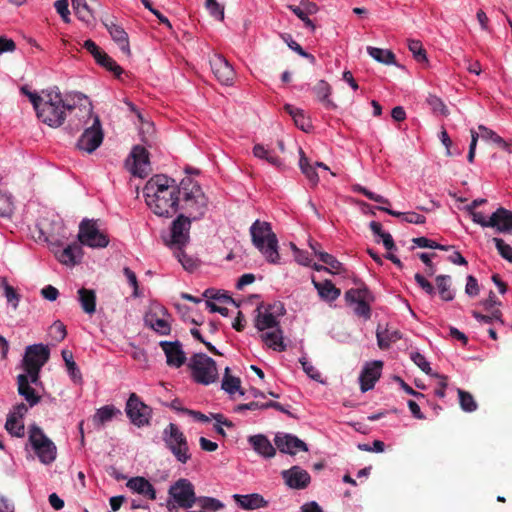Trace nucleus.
I'll return each instance as SVG.
<instances>
[{"mask_svg":"<svg viewBox=\"0 0 512 512\" xmlns=\"http://www.w3.org/2000/svg\"><path fill=\"white\" fill-rule=\"evenodd\" d=\"M44 99L36 110L37 117L52 128L62 126L67 113L70 116L66 129L78 132L92 116V103L81 92H69L63 97L58 87L43 91Z\"/></svg>","mask_w":512,"mask_h":512,"instance_id":"1","label":"nucleus"},{"mask_svg":"<svg viewBox=\"0 0 512 512\" xmlns=\"http://www.w3.org/2000/svg\"><path fill=\"white\" fill-rule=\"evenodd\" d=\"M147 206L160 217H172L179 209L178 185L165 175H155L143 188Z\"/></svg>","mask_w":512,"mask_h":512,"instance_id":"2","label":"nucleus"},{"mask_svg":"<svg viewBox=\"0 0 512 512\" xmlns=\"http://www.w3.org/2000/svg\"><path fill=\"white\" fill-rule=\"evenodd\" d=\"M179 208L192 220L201 219L208 209V198L201 186L190 176L184 177L178 185Z\"/></svg>","mask_w":512,"mask_h":512,"instance_id":"3","label":"nucleus"},{"mask_svg":"<svg viewBox=\"0 0 512 512\" xmlns=\"http://www.w3.org/2000/svg\"><path fill=\"white\" fill-rule=\"evenodd\" d=\"M253 245L263 254L267 262L278 264L280 255L278 252V239L272 231L271 224L256 220L250 227Z\"/></svg>","mask_w":512,"mask_h":512,"instance_id":"4","label":"nucleus"},{"mask_svg":"<svg viewBox=\"0 0 512 512\" xmlns=\"http://www.w3.org/2000/svg\"><path fill=\"white\" fill-rule=\"evenodd\" d=\"M162 440L179 463L186 464L191 459L187 438L176 424L170 423L163 430Z\"/></svg>","mask_w":512,"mask_h":512,"instance_id":"5","label":"nucleus"},{"mask_svg":"<svg viewBox=\"0 0 512 512\" xmlns=\"http://www.w3.org/2000/svg\"><path fill=\"white\" fill-rule=\"evenodd\" d=\"M189 367L193 379L202 385L214 383L218 378L216 362L206 354L199 353L191 357Z\"/></svg>","mask_w":512,"mask_h":512,"instance_id":"6","label":"nucleus"},{"mask_svg":"<svg viewBox=\"0 0 512 512\" xmlns=\"http://www.w3.org/2000/svg\"><path fill=\"white\" fill-rule=\"evenodd\" d=\"M29 441L43 464H51L55 461L57 448L55 444L36 425L30 427Z\"/></svg>","mask_w":512,"mask_h":512,"instance_id":"7","label":"nucleus"},{"mask_svg":"<svg viewBox=\"0 0 512 512\" xmlns=\"http://www.w3.org/2000/svg\"><path fill=\"white\" fill-rule=\"evenodd\" d=\"M82 128L85 129L78 139L77 147L87 153H93L102 144L104 139V133L99 116L94 115L92 112V116L88 120V123Z\"/></svg>","mask_w":512,"mask_h":512,"instance_id":"8","label":"nucleus"},{"mask_svg":"<svg viewBox=\"0 0 512 512\" xmlns=\"http://www.w3.org/2000/svg\"><path fill=\"white\" fill-rule=\"evenodd\" d=\"M344 298L347 305H356L354 313L358 317H362L366 320L371 317L370 304L374 302L375 298L366 285L361 284L358 288H351L347 290Z\"/></svg>","mask_w":512,"mask_h":512,"instance_id":"9","label":"nucleus"},{"mask_svg":"<svg viewBox=\"0 0 512 512\" xmlns=\"http://www.w3.org/2000/svg\"><path fill=\"white\" fill-rule=\"evenodd\" d=\"M191 218L180 214L171 224L170 234L164 238L167 246L181 249L186 246L190 239Z\"/></svg>","mask_w":512,"mask_h":512,"instance_id":"10","label":"nucleus"},{"mask_svg":"<svg viewBox=\"0 0 512 512\" xmlns=\"http://www.w3.org/2000/svg\"><path fill=\"white\" fill-rule=\"evenodd\" d=\"M79 244L92 248H105L109 244L108 237L99 231L94 220L84 219L79 225Z\"/></svg>","mask_w":512,"mask_h":512,"instance_id":"11","label":"nucleus"},{"mask_svg":"<svg viewBox=\"0 0 512 512\" xmlns=\"http://www.w3.org/2000/svg\"><path fill=\"white\" fill-rule=\"evenodd\" d=\"M168 495L182 509L192 508L197 501L193 484L184 478L170 486Z\"/></svg>","mask_w":512,"mask_h":512,"instance_id":"12","label":"nucleus"},{"mask_svg":"<svg viewBox=\"0 0 512 512\" xmlns=\"http://www.w3.org/2000/svg\"><path fill=\"white\" fill-rule=\"evenodd\" d=\"M126 414L137 427L149 425L152 409L143 403L135 393H131L126 403Z\"/></svg>","mask_w":512,"mask_h":512,"instance_id":"13","label":"nucleus"},{"mask_svg":"<svg viewBox=\"0 0 512 512\" xmlns=\"http://www.w3.org/2000/svg\"><path fill=\"white\" fill-rule=\"evenodd\" d=\"M51 250L56 259L63 265L75 266L81 261L83 256L82 246L78 242H74L64 249H60V245L56 243L51 244Z\"/></svg>","mask_w":512,"mask_h":512,"instance_id":"14","label":"nucleus"},{"mask_svg":"<svg viewBox=\"0 0 512 512\" xmlns=\"http://www.w3.org/2000/svg\"><path fill=\"white\" fill-rule=\"evenodd\" d=\"M210 66L214 76L221 84H233L235 78L234 69L222 55H214L210 59Z\"/></svg>","mask_w":512,"mask_h":512,"instance_id":"15","label":"nucleus"},{"mask_svg":"<svg viewBox=\"0 0 512 512\" xmlns=\"http://www.w3.org/2000/svg\"><path fill=\"white\" fill-rule=\"evenodd\" d=\"M50 358V350L48 346L43 344L30 345L25 350L22 365L23 368H29V365L42 368Z\"/></svg>","mask_w":512,"mask_h":512,"instance_id":"16","label":"nucleus"},{"mask_svg":"<svg viewBox=\"0 0 512 512\" xmlns=\"http://www.w3.org/2000/svg\"><path fill=\"white\" fill-rule=\"evenodd\" d=\"M132 165L130 172L137 177L144 178L150 172L149 152L146 148L136 145L131 151Z\"/></svg>","mask_w":512,"mask_h":512,"instance_id":"17","label":"nucleus"},{"mask_svg":"<svg viewBox=\"0 0 512 512\" xmlns=\"http://www.w3.org/2000/svg\"><path fill=\"white\" fill-rule=\"evenodd\" d=\"M276 448L285 454L295 455L297 451H308L307 445L294 435L277 433L274 438Z\"/></svg>","mask_w":512,"mask_h":512,"instance_id":"18","label":"nucleus"},{"mask_svg":"<svg viewBox=\"0 0 512 512\" xmlns=\"http://www.w3.org/2000/svg\"><path fill=\"white\" fill-rule=\"evenodd\" d=\"M285 484L295 490H303L310 484L311 478L307 471L299 466H293L281 472Z\"/></svg>","mask_w":512,"mask_h":512,"instance_id":"19","label":"nucleus"},{"mask_svg":"<svg viewBox=\"0 0 512 512\" xmlns=\"http://www.w3.org/2000/svg\"><path fill=\"white\" fill-rule=\"evenodd\" d=\"M160 347L166 356V363L170 367L180 368L186 362V355L179 341H161Z\"/></svg>","mask_w":512,"mask_h":512,"instance_id":"20","label":"nucleus"},{"mask_svg":"<svg viewBox=\"0 0 512 512\" xmlns=\"http://www.w3.org/2000/svg\"><path fill=\"white\" fill-rule=\"evenodd\" d=\"M382 367L383 363L381 361H373L364 366L359 376L360 389L362 392H367L374 388L376 381L381 376Z\"/></svg>","mask_w":512,"mask_h":512,"instance_id":"21","label":"nucleus"},{"mask_svg":"<svg viewBox=\"0 0 512 512\" xmlns=\"http://www.w3.org/2000/svg\"><path fill=\"white\" fill-rule=\"evenodd\" d=\"M489 228L498 233L512 234V212L503 207L496 209L489 217Z\"/></svg>","mask_w":512,"mask_h":512,"instance_id":"22","label":"nucleus"},{"mask_svg":"<svg viewBox=\"0 0 512 512\" xmlns=\"http://www.w3.org/2000/svg\"><path fill=\"white\" fill-rule=\"evenodd\" d=\"M103 24L110 33L112 39L118 44L121 51L130 54L128 34L123 27L118 25L112 18L103 20Z\"/></svg>","mask_w":512,"mask_h":512,"instance_id":"23","label":"nucleus"},{"mask_svg":"<svg viewBox=\"0 0 512 512\" xmlns=\"http://www.w3.org/2000/svg\"><path fill=\"white\" fill-rule=\"evenodd\" d=\"M128 489L132 492L144 496L149 500H156V490L153 485L144 477H134L126 483Z\"/></svg>","mask_w":512,"mask_h":512,"instance_id":"24","label":"nucleus"},{"mask_svg":"<svg viewBox=\"0 0 512 512\" xmlns=\"http://www.w3.org/2000/svg\"><path fill=\"white\" fill-rule=\"evenodd\" d=\"M233 499L236 504L243 510H256L260 508H266L268 501H266L262 495L254 493L248 495H233Z\"/></svg>","mask_w":512,"mask_h":512,"instance_id":"25","label":"nucleus"},{"mask_svg":"<svg viewBox=\"0 0 512 512\" xmlns=\"http://www.w3.org/2000/svg\"><path fill=\"white\" fill-rule=\"evenodd\" d=\"M17 386L19 395L26 400L29 407H34L40 402L41 397L36 393L35 389L32 388L31 385L29 384V379L27 375L20 374L17 376Z\"/></svg>","mask_w":512,"mask_h":512,"instance_id":"26","label":"nucleus"},{"mask_svg":"<svg viewBox=\"0 0 512 512\" xmlns=\"http://www.w3.org/2000/svg\"><path fill=\"white\" fill-rule=\"evenodd\" d=\"M312 284L314 288L317 290L319 297L326 302L335 301L341 294L339 288H337L330 280H324L323 282H318L314 278H312Z\"/></svg>","mask_w":512,"mask_h":512,"instance_id":"27","label":"nucleus"},{"mask_svg":"<svg viewBox=\"0 0 512 512\" xmlns=\"http://www.w3.org/2000/svg\"><path fill=\"white\" fill-rule=\"evenodd\" d=\"M249 443L253 449L265 458H271L275 455L276 450L270 441L264 435H256L249 438Z\"/></svg>","mask_w":512,"mask_h":512,"instance_id":"28","label":"nucleus"},{"mask_svg":"<svg viewBox=\"0 0 512 512\" xmlns=\"http://www.w3.org/2000/svg\"><path fill=\"white\" fill-rule=\"evenodd\" d=\"M78 300L82 310L89 315L96 311V294L94 290L81 288L78 290Z\"/></svg>","mask_w":512,"mask_h":512,"instance_id":"29","label":"nucleus"},{"mask_svg":"<svg viewBox=\"0 0 512 512\" xmlns=\"http://www.w3.org/2000/svg\"><path fill=\"white\" fill-rule=\"evenodd\" d=\"M72 6L79 20L85 22L88 25L94 23L95 15L93 8L87 3L86 0H73Z\"/></svg>","mask_w":512,"mask_h":512,"instance_id":"30","label":"nucleus"},{"mask_svg":"<svg viewBox=\"0 0 512 512\" xmlns=\"http://www.w3.org/2000/svg\"><path fill=\"white\" fill-rule=\"evenodd\" d=\"M377 344L380 349L385 350L390 347L392 343L401 339V333L398 330L380 329L378 326L376 331Z\"/></svg>","mask_w":512,"mask_h":512,"instance_id":"31","label":"nucleus"},{"mask_svg":"<svg viewBox=\"0 0 512 512\" xmlns=\"http://www.w3.org/2000/svg\"><path fill=\"white\" fill-rule=\"evenodd\" d=\"M262 341L269 347L277 351H285L286 345L283 343V335L280 329L266 332L261 335Z\"/></svg>","mask_w":512,"mask_h":512,"instance_id":"32","label":"nucleus"},{"mask_svg":"<svg viewBox=\"0 0 512 512\" xmlns=\"http://www.w3.org/2000/svg\"><path fill=\"white\" fill-rule=\"evenodd\" d=\"M367 53L379 63L396 64L395 54L391 50L368 46Z\"/></svg>","mask_w":512,"mask_h":512,"instance_id":"33","label":"nucleus"},{"mask_svg":"<svg viewBox=\"0 0 512 512\" xmlns=\"http://www.w3.org/2000/svg\"><path fill=\"white\" fill-rule=\"evenodd\" d=\"M284 110L292 117L295 125L301 130L307 132L311 127L310 121L305 117L303 111L290 104L284 106Z\"/></svg>","mask_w":512,"mask_h":512,"instance_id":"34","label":"nucleus"},{"mask_svg":"<svg viewBox=\"0 0 512 512\" xmlns=\"http://www.w3.org/2000/svg\"><path fill=\"white\" fill-rule=\"evenodd\" d=\"M61 355L65 362L67 371H68L69 376L72 379V381L74 383H81L82 382V374L73 359L72 352L69 350H63Z\"/></svg>","mask_w":512,"mask_h":512,"instance_id":"35","label":"nucleus"},{"mask_svg":"<svg viewBox=\"0 0 512 512\" xmlns=\"http://www.w3.org/2000/svg\"><path fill=\"white\" fill-rule=\"evenodd\" d=\"M313 91L317 96L318 100L321 103H323L327 108L335 107L333 102L329 99V96L331 94V86L325 80L318 81L313 87Z\"/></svg>","mask_w":512,"mask_h":512,"instance_id":"36","label":"nucleus"},{"mask_svg":"<svg viewBox=\"0 0 512 512\" xmlns=\"http://www.w3.org/2000/svg\"><path fill=\"white\" fill-rule=\"evenodd\" d=\"M436 286L443 301H452L454 299V293L450 289L451 278L448 275H439L435 279Z\"/></svg>","mask_w":512,"mask_h":512,"instance_id":"37","label":"nucleus"},{"mask_svg":"<svg viewBox=\"0 0 512 512\" xmlns=\"http://www.w3.org/2000/svg\"><path fill=\"white\" fill-rule=\"evenodd\" d=\"M230 369L227 367L225 369V374L222 380V389L232 395L235 392H239L240 395H244V392L241 390V381L238 377L231 376Z\"/></svg>","mask_w":512,"mask_h":512,"instance_id":"38","label":"nucleus"},{"mask_svg":"<svg viewBox=\"0 0 512 512\" xmlns=\"http://www.w3.org/2000/svg\"><path fill=\"white\" fill-rule=\"evenodd\" d=\"M255 326L259 331H264L266 329L276 328L278 326V321L273 313L270 310H267L265 313L259 312Z\"/></svg>","mask_w":512,"mask_h":512,"instance_id":"39","label":"nucleus"},{"mask_svg":"<svg viewBox=\"0 0 512 512\" xmlns=\"http://www.w3.org/2000/svg\"><path fill=\"white\" fill-rule=\"evenodd\" d=\"M146 322L150 327L161 335H169L171 331L170 324L162 318H157L156 314H148L146 316Z\"/></svg>","mask_w":512,"mask_h":512,"instance_id":"40","label":"nucleus"},{"mask_svg":"<svg viewBox=\"0 0 512 512\" xmlns=\"http://www.w3.org/2000/svg\"><path fill=\"white\" fill-rule=\"evenodd\" d=\"M96 62L107 70L113 72L117 77L123 73V69L104 51L100 56L96 57Z\"/></svg>","mask_w":512,"mask_h":512,"instance_id":"41","label":"nucleus"},{"mask_svg":"<svg viewBox=\"0 0 512 512\" xmlns=\"http://www.w3.org/2000/svg\"><path fill=\"white\" fill-rule=\"evenodd\" d=\"M408 42V49L412 53L414 59L419 63H427V55L426 50L423 48V45L421 41L409 39Z\"/></svg>","mask_w":512,"mask_h":512,"instance_id":"42","label":"nucleus"},{"mask_svg":"<svg viewBox=\"0 0 512 512\" xmlns=\"http://www.w3.org/2000/svg\"><path fill=\"white\" fill-rule=\"evenodd\" d=\"M319 260L328 266L329 273L339 274L344 270L342 263L329 253L319 252Z\"/></svg>","mask_w":512,"mask_h":512,"instance_id":"43","label":"nucleus"},{"mask_svg":"<svg viewBox=\"0 0 512 512\" xmlns=\"http://www.w3.org/2000/svg\"><path fill=\"white\" fill-rule=\"evenodd\" d=\"M1 286L4 289V296L6 297L7 302L12 305L14 310H16L19 305L20 295L14 287L8 284L5 278L1 279Z\"/></svg>","mask_w":512,"mask_h":512,"instance_id":"44","label":"nucleus"},{"mask_svg":"<svg viewBox=\"0 0 512 512\" xmlns=\"http://www.w3.org/2000/svg\"><path fill=\"white\" fill-rule=\"evenodd\" d=\"M489 312H490L489 315H483L477 311H472L471 314L480 323L491 324L493 321H497L501 325L504 324V322L502 320V313L500 310L494 309Z\"/></svg>","mask_w":512,"mask_h":512,"instance_id":"45","label":"nucleus"},{"mask_svg":"<svg viewBox=\"0 0 512 512\" xmlns=\"http://www.w3.org/2000/svg\"><path fill=\"white\" fill-rule=\"evenodd\" d=\"M6 430L16 437H23L25 433L24 424L14 416H8L6 424Z\"/></svg>","mask_w":512,"mask_h":512,"instance_id":"46","label":"nucleus"},{"mask_svg":"<svg viewBox=\"0 0 512 512\" xmlns=\"http://www.w3.org/2000/svg\"><path fill=\"white\" fill-rule=\"evenodd\" d=\"M458 396L459 404L463 411L470 413L477 409V404L470 393L458 389Z\"/></svg>","mask_w":512,"mask_h":512,"instance_id":"47","label":"nucleus"},{"mask_svg":"<svg viewBox=\"0 0 512 512\" xmlns=\"http://www.w3.org/2000/svg\"><path fill=\"white\" fill-rule=\"evenodd\" d=\"M118 411L113 406H104L100 408L94 416V421L98 425H104L111 421Z\"/></svg>","mask_w":512,"mask_h":512,"instance_id":"48","label":"nucleus"},{"mask_svg":"<svg viewBox=\"0 0 512 512\" xmlns=\"http://www.w3.org/2000/svg\"><path fill=\"white\" fill-rule=\"evenodd\" d=\"M196 504L206 512L218 511L223 508V504L219 500L209 497L197 498Z\"/></svg>","mask_w":512,"mask_h":512,"instance_id":"49","label":"nucleus"},{"mask_svg":"<svg viewBox=\"0 0 512 512\" xmlns=\"http://www.w3.org/2000/svg\"><path fill=\"white\" fill-rule=\"evenodd\" d=\"M493 243L495 244V247L499 253V255L508 261L509 263H512V247L505 243L503 239L501 238H493Z\"/></svg>","mask_w":512,"mask_h":512,"instance_id":"50","label":"nucleus"},{"mask_svg":"<svg viewBox=\"0 0 512 512\" xmlns=\"http://www.w3.org/2000/svg\"><path fill=\"white\" fill-rule=\"evenodd\" d=\"M410 358L422 372L427 375H432L430 364L422 354L419 352H412Z\"/></svg>","mask_w":512,"mask_h":512,"instance_id":"51","label":"nucleus"},{"mask_svg":"<svg viewBox=\"0 0 512 512\" xmlns=\"http://www.w3.org/2000/svg\"><path fill=\"white\" fill-rule=\"evenodd\" d=\"M353 190L358 193H361L362 195H364L366 198H368L371 201L381 203V204H389L390 203L387 198H385L381 195L375 194L361 185H355L353 187Z\"/></svg>","mask_w":512,"mask_h":512,"instance_id":"52","label":"nucleus"},{"mask_svg":"<svg viewBox=\"0 0 512 512\" xmlns=\"http://www.w3.org/2000/svg\"><path fill=\"white\" fill-rule=\"evenodd\" d=\"M427 104L432 109L433 112L439 113L441 115H447L448 110L445 104L442 102L440 98L435 95H429L426 99Z\"/></svg>","mask_w":512,"mask_h":512,"instance_id":"53","label":"nucleus"},{"mask_svg":"<svg viewBox=\"0 0 512 512\" xmlns=\"http://www.w3.org/2000/svg\"><path fill=\"white\" fill-rule=\"evenodd\" d=\"M303 371L310 377L312 380L317 382H322L320 372L305 358H301L299 360Z\"/></svg>","mask_w":512,"mask_h":512,"instance_id":"54","label":"nucleus"},{"mask_svg":"<svg viewBox=\"0 0 512 512\" xmlns=\"http://www.w3.org/2000/svg\"><path fill=\"white\" fill-rule=\"evenodd\" d=\"M57 13L65 23H70V11L68 0H57L54 4Z\"/></svg>","mask_w":512,"mask_h":512,"instance_id":"55","label":"nucleus"},{"mask_svg":"<svg viewBox=\"0 0 512 512\" xmlns=\"http://www.w3.org/2000/svg\"><path fill=\"white\" fill-rule=\"evenodd\" d=\"M13 212L11 199L6 194L0 193V216L9 217Z\"/></svg>","mask_w":512,"mask_h":512,"instance_id":"56","label":"nucleus"},{"mask_svg":"<svg viewBox=\"0 0 512 512\" xmlns=\"http://www.w3.org/2000/svg\"><path fill=\"white\" fill-rule=\"evenodd\" d=\"M176 257L185 270L193 271L196 268V262L191 257L187 256L182 248L177 249Z\"/></svg>","mask_w":512,"mask_h":512,"instance_id":"57","label":"nucleus"},{"mask_svg":"<svg viewBox=\"0 0 512 512\" xmlns=\"http://www.w3.org/2000/svg\"><path fill=\"white\" fill-rule=\"evenodd\" d=\"M51 334L56 341H63L67 335L65 325L60 321L54 322L51 326Z\"/></svg>","mask_w":512,"mask_h":512,"instance_id":"58","label":"nucleus"},{"mask_svg":"<svg viewBox=\"0 0 512 512\" xmlns=\"http://www.w3.org/2000/svg\"><path fill=\"white\" fill-rule=\"evenodd\" d=\"M123 273L127 278L128 283L133 287V296H139V285L136 274L128 267L123 269Z\"/></svg>","mask_w":512,"mask_h":512,"instance_id":"59","label":"nucleus"},{"mask_svg":"<svg viewBox=\"0 0 512 512\" xmlns=\"http://www.w3.org/2000/svg\"><path fill=\"white\" fill-rule=\"evenodd\" d=\"M466 280L465 293L470 297L477 296L479 294V286L476 278L469 275Z\"/></svg>","mask_w":512,"mask_h":512,"instance_id":"60","label":"nucleus"},{"mask_svg":"<svg viewBox=\"0 0 512 512\" xmlns=\"http://www.w3.org/2000/svg\"><path fill=\"white\" fill-rule=\"evenodd\" d=\"M21 93L29 98L35 111L38 109L41 102H43L44 95L39 96L37 93L29 91V89L26 86L21 87Z\"/></svg>","mask_w":512,"mask_h":512,"instance_id":"61","label":"nucleus"},{"mask_svg":"<svg viewBox=\"0 0 512 512\" xmlns=\"http://www.w3.org/2000/svg\"><path fill=\"white\" fill-rule=\"evenodd\" d=\"M414 279L416 283L420 286V288L425 291V293H427L428 295H434L435 290L433 285L429 281H427L424 278V276H422L419 273H416Z\"/></svg>","mask_w":512,"mask_h":512,"instance_id":"62","label":"nucleus"},{"mask_svg":"<svg viewBox=\"0 0 512 512\" xmlns=\"http://www.w3.org/2000/svg\"><path fill=\"white\" fill-rule=\"evenodd\" d=\"M26 372L25 375L28 376L29 384H35L37 385L40 381V372L42 368H39V366L34 367L33 365H29V368H23Z\"/></svg>","mask_w":512,"mask_h":512,"instance_id":"63","label":"nucleus"},{"mask_svg":"<svg viewBox=\"0 0 512 512\" xmlns=\"http://www.w3.org/2000/svg\"><path fill=\"white\" fill-rule=\"evenodd\" d=\"M203 297L208 298V299L217 300L220 302L235 303L234 300L230 296H227L225 294H220L219 292H214V290H211V289L205 290L203 293Z\"/></svg>","mask_w":512,"mask_h":512,"instance_id":"64","label":"nucleus"}]
</instances>
